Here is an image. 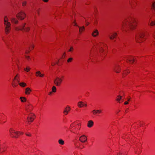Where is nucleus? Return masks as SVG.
<instances>
[{
  "instance_id": "nucleus-1",
  "label": "nucleus",
  "mask_w": 155,
  "mask_h": 155,
  "mask_svg": "<svg viewBox=\"0 0 155 155\" xmlns=\"http://www.w3.org/2000/svg\"><path fill=\"white\" fill-rule=\"evenodd\" d=\"M136 22L135 19L133 18H129L123 22L121 26V29L122 30H126L128 28L134 29L136 27Z\"/></svg>"
},
{
  "instance_id": "nucleus-2",
  "label": "nucleus",
  "mask_w": 155,
  "mask_h": 155,
  "mask_svg": "<svg viewBox=\"0 0 155 155\" xmlns=\"http://www.w3.org/2000/svg\"><path fill=\"white\" fill-rule=\"evenodd\" d=\"M76 125L75 122H74L70 125V131L74 134H78V131L80 130L81 128V124H77V125L78 126H77Z\"/></svg>"
},
{
  "instance_id": "nucleus-3",
  "label": "nucleus",
  "mask_w": 155,
  "mask_h": 155,
  "mask_svg": "<svg viewBox=\"0 0 155 155\" xmlns=\"http://www.w3.org/2000/svg\"><path fill=\"white\" fill-rule=\"evenodd\" d=\"M4 24L5 25V31L6 34H8L11 30V23L8 21V19L7 16H5L4 19Z\"/></svg>"
},
{
  "instance_id": "nucleus-4",
  "label": "nucleus",
  "mask_w": 155,
  "mask_h": 155,
  "mask_svg": "<svg viewBox=\"0 0 155 155\" xmlns=\"http://www.w3.org/2000/svg\"><path fill=\"white\" fill-rule=\"evenodd\" d=\"M144 36L145 32L143 31H140L138 35L136 36L135 39L136 41L138 43L142 41Z\"/></svg>"
},
{
  "instance_id": "nucleus-5",
  "label": "nucleus",
  "mask_w": 155,
  "mask_h": 155,
  "mask_svg": "<svg viewBox=\"0 0 155 155\" xmlns=\"http://www.w3.org/2000/svg\"><path fill=\"white\" fill-rule=\"evenodd\" d=\"M26 25V23H24L20 26V28L16 27L15 28V29L16 31L24 30L25 32H28L30 30V28L28 26L25 27Z\"/></svg>"
},
{
  "instance_id": "nucleus-6",
  "label": "nucleus",
  "mask_w": 155,
  "mask_h": 155,
  "mask_svg": "<svg viewBox=\"0 0 155 155\" xmlns=\"http://www.w3.org/2000/svg\"><path fill=\"white\" fill-rule=\"evenodd\" d=\"M10 135L12 137L18 138V132L15 131L12 129H10L9 130Z\"/></svg>"
},
{
  "instance_id": "nucleus-7",
  "label": "nucleus",
  "mask_w": 155,
  "mask_h": 155,
  "mask_svg": "<svg viewBox=\"0 0 155 155\" xmlns=\"http://www.w3.org/2000/svg\"><path fill=\"white\" fill-rule=\"evenodd\" d=\"M26 16V15L25 13L22 11L19 12L16 15L17 17L21 20L24 19L25 17Z\"/></svg>"
},
{
  "instance_id": "nucleus-8",
  "label": "nucleus",
  "mask_w": 155,
  "mask_h": 155,
  "mask_svg": "<svg viewBox=\"0 0 155 155\" xmlns=\"http://www.w3.org/2000/svg\"><path fill=\"white\" fill-rule=\"evenodd\" d=\"M62 81V79L58 77H56L54 81V84L57 86H60Z\"/></svg>"
},
{
  "instance_id": "nucleus-9",
  "label": "nucleus",
  "mask_w": 155,
  "mask_h": 155,
  "mask_svg": "<svg viewBox=\"0 0 155 155\" xmlns=\"http://www.w3.org/2000/svg\"><path fill=\"white\" fill-rule=\"evenodd\" d=\"M31 115H29L27 118L28 122V123L33 122L34 120V118L33 117V116H35V114L32 113H31Z\"/></svg>"
},
{
  "instance_id": "nucleus-10",
  "label": "nucleus",
  "mask_w": 155,
  "mask_h": 155,
  "mask_svg": "<svg viewBox=\"0 0 155 155\" xmlns=\"http://www.w3.org/2000/svg\"><path fill=\"white\" fill-rule=\"evenodd\" d=\"M127 62L129 61L130 63H133L135 61V59L132 57H127L126 58Z\"/></svg>"
},
{
  "instance_id": "nucleus-11",
  "label": "nucleus",
  "mask_w": 155,
  "mask_h": 155,
  "mask_svg": "<svg viewBox=\"0 0 155 155\" xmlns=\"http://www.w3.org/2000/svg\"><path fill=\"white\" fill-rule=\"evenodd\" d=\"M87 138L86 136L84 135H82L80 137L79 140L82 143H84L86 141Z\"/></svg>"
},
{
  "instance_id": "nucleus-12",
  "label": "nucleus",
  "mask_w": 155,
  "mask_h": 155,
  "mask_svg": "<svg viewBox=\"0 0 155 155\" xmlns=\"http://www.w3.org/2000/svg\"><path fill=\"white\" fill-rule=\"evenodd\" d=\"M102 44L103 45H104V43H100L97 45V46H98L99 48V51L100 52H102L103 51H104V49L103 48L101 45Z\"/></svg>"
},
{
  "instance_id": "nucleus-13",
  "label": "nucleus",
  "mask_w": 155,
  "mask_h": 155,
  "mask_svg": "<svg viewBox=\"0 0 155 155\" xmlns=\"http://www.w3.org/2000/svg\"><path fill=\"white\" fill-rule=\"evenodd\" d=\"M32 106L30 104H28L27 105L26 107V110L28 112L31 111L32 110Z\"/></svg>"
},
{
  "instance_id": "nucleus-14",
  "label": "nucleus",
  "mask_w": 155,
  "mask_h": 155,
  "mask_svg": "<svg viewBox=\"0 0 155 155\" xmlns=\"http://www.w3.org/2000/svg\"><path fill=\"white\" fill-rule=\"evenodd\" d=\"M114 70L117 73H119L120 69H119V66L116 65L115 66L114 68Z\"/></svg>"
},
{
  "instance_id": "nucleus-15",
  "label": "nucleus",
  "mask_w": 155,
  "mask_h": 155,
  "mask_svg": "<svg viewBox=\"0 0 155 155\" xmlns=\"http://www.w3.org/2000/svg\"><path fill=\"white\" fill-rule=\"evenodd\" d=\"M94 125V122L91 120H90L88 121L87 124V126L91 128Z\"/></svg>"
},
{
  "instance_id": "nucleus-16",
  "label": "nucleus",
  "mask_w": 155,
  "mask_h": 155,
  "mask_svg": "<svg viewBox=\"0 0 155 155\" xmlns=\"http://www.w3.org/2000/svg\"><path fill=\"white\" fill-rule=\"evenodd\" d=\"M98 34L99 32L98 31L97 29H95L93 32L92 35L94 37H96L98 35Z\"/></svg>"
},
{
  "instance_id": "nucleus-17",
  "label": "nucleus",
  "mask_w": 155,
  "mask_h": 155,
  "mask_svg": "<svg viewBox=\"0 0 155 155\" xmlns=\"http://www.w3.org/2000/svg\"><path fill=\"white\" fill-rule=\"evenodd\" d=\"M10 19L12 23L17 24L18 23V21L15 18H11Z\"/></svg>"
},
{
  "instance_id": "nucleus-18",
  "label": "nucleus",
  "mask_w": 155,
  "mask_h": 155,
  "mask_svg": "<svg viewBox=\"0 0 155 155\" xmlns=\"http://www.w3.org/2000/svg\"><path fill=\"white\" fill-rule=\"evenodd\" d=\"M31 90L28 87H27L25 89V93L26 94H29L30 92H31Z\"/></svg>"
},
{
  "instance_id": "nucleus-19",
  "label": "nucleus",
  "mask_w": 155,
  "mask_h": 155,
  "mask_svg": "<svg viewBox=\"0 0 155 155\" xmlns=\"http://www.w3.org/2000/svg\"><path fill=\"white\" fill-rule=\"evenodd\" d=\"M19 83H18L16 81L13 80L12 86L13 87H16L17 86Z\"/></svg>"
},
{
  "instance_id": "nucleus-20",
  "label": "nucleus",
  "mask_w": 155,
  "mask_h": 155,
  "mask_svg": "<svg viewBox=\"0 0 155 155\" xmlns=\"http://www.w3.org/2000/svg\"><path fill=\"white\" fill-rule=\"evenodd\" d=\"M14 80L16 81L18 83H19V76L18 74L14 77Z\"/></svg>"
},
{
  "instance_id": "nucleus-21",
  "label": "nucleus",
  "mask_w": 155,
  "mask_h": 155,
  "mask_svg": "<svg viewBox=\"0 0 155 155\" xmlns=\"http://www.w3.org/2000/svg\"><path fill=\"white\" fill-rule=\"evenodd\" d=\"M78 106L79 107H82L84 106V102L81 101L79 102L78 103Z\"/></svg>"
},
{
  "instance_id": "nucleus-22",
  "label": "nucleus",
  "mask_w": 155,
  "mask_h": 155,
  "mask_svg": "<svg viewBox=\"0 0 155 155\" xmlns=\"http://www.w3.org/2000/svg\"><path fill=\"white\" fill-rule=\"evenodd\" d=\"M117 34L116 33H114L112 35L110 36V39L112 40L117 36Z\"/></svg>"
},
{
  "instance_id": "nucleus-23",
  "label": "nucleus",
  "mask_w": 155,
  "mask_h": 155,
  "mask_svg": "<svg viewBox=\"0 0 155 155\" xmlns=\"http://www.w3.org/2000/svg\"><path fill=\"white\" fill-rule=\"evenodd\" d=\"M58 143L61 145H63L64 144V141L62 139H59L58 141Z\"/></svg>"
},
{
  "instance_id": "nucleus-24",
  "label": "nucleus",
  "mask_w": 155,
  "mask_h": 155,
  "mask_svg": "<svg viewBox=\"0 0 155 155\" xmlns=\"http://www.w3.org/2000/svg\"><path fill=\"white\" fill-rule=\"evenodd\" d=\"M149 25L150 26H153L155 25V21H151Z\"/></svg>"
},
{
  "instance_id": "nucleus-25",
  "label": "nucleus",
  "mask_w": 155,
  "mask_h": 155,
  "mask_svg": "<svg viewBox=\"0 0 155 155\" xmlns=\"http://www.w3.org/2000/svg\"><path fill=\"white\" fill-rule=\"evenodd\" d=\"M19 84L22 87H25L26 85V84L25 83H24V82H21V83H19Z\"/></svg>"
},
{
  "instance_id": "nucleus-26",
  "label": "nucleus",
  "mask_w": 155,
  "mask_h": 155,
  "mask_svg": "<svg viewBox=\"0 0 155 155\" xmlns=\"http://www.w3.org/2000/svg\"><path fill=\"white\" fill-rule=\"evenodd\" d=\"M52 91L53 92H55L56 91V88L55 86L52 87Z\"/></svg>"
},
{
  "instance_id": "nucleus-27",
  "label": "nucleus",
  "mask_w": 155,
  "mask_h": 155,
  "mask_svg": "<svg viewBox=\"0 0 155 155\" xmlns=\"http://www.w3.org/2000/svg\"><path fill=\"white\" fill-rule=\"evenodd\" d=\"M21 101L22 102H24L25 101L26 99L24 97H20Z\"/></svg>"
},
{
  "instance_id": "nucleus-28",
  "label": "nucleus",
  "mask_w": 155,
  "mask_h": 155,
  "mask_svg": "<svg viewBox=\"0 0 155 155\" xmlns=\"http://www.w3.org/2000/svg\"><path fill=\"white\" fill-rule=\"evenodd\" d=\"M80 30L79 31L81 32V31H83L84 29V26H83L82 27H78Z\"/></svg>"
},
{
  "instance_id": "nucleus-29",
  "label": "nucleus",
  "mask_w": 155,
  "mask_h": 155,
  "mask_svg": "<svg viewBox=\"0 0 155 155\" xmlns=\"http://www.w3.org/2000/svg\"><path fill=\"white\" fill-rule=\"evenodd\" d=\"M118 97V98L117 99V100L119 102L120 101V100H121V96H117Z\"/></svg>"
},
{
  "instance_id": "nucleus-30",
  "label": "nucleus",
  "mask_w": 155,
  "mask_h": 155,
  "mask_svg": "<svg viewBox=\"0 0 155 155\" xmlns=\"http://www.w3.org/2000/svg\"><path fill=\"white\" fill-rule=\"evenodd\" d=\"M152 6L153 9L155 10V1L153 2L152 4Z\"/></svg>"
},
{
  "instance_id": "nucleus-31",
  "label": "nucleus",
  "mask_w": 155,
  "mask_h": 155,
  "mask_svg": "<svg viewBox=\"0 0 155 155\" xmlns=\"http://www.w3.org/2000/svg\"><path fill=\"white\" fill-rule=\"evenodd\" d=\"M65 110L68 112L70 110V108L69 106H67L65 108Z\"/></svg>"
},
{
  "instance_id": "nucleus-32",
  "label": "nucleus",
  "mask_w": 155,
  "mask_h": 155,
  "mask_svg": "<svg viewBox=\"0 0 155 155\" xmlns=\"http://www.w3.org/2000/svg\"><path fill=\"white\" fill-rule=\"evenodd\" d=\"M40 71H38L36 72V76H40Z\"/></svg>"
},
{
  "instance_id": "nucleus-33",
  "label": "nucleus",
  "mask_w": 155,
  "mask_h": 155,
  "mask_svg": "<svg viewBox=\"0 0 155 155\" xmlns=\"http://www.w3.org/2000/svg\"><path fill=\"white\" fill-rule=\"evenodd\" d=\"M24 70L27 72H28L30 69V68L29 67H27L26 69L24 68Z\"/></svg>"
},
{
  "instance_id": "nucleus-34",
  "label": "nucleus",
  "mask_w": 155,
  "mask_h": 155,
  "mask_svg": "<svg viewBox=\"0 0 155 155\" xmlns=\"http://www.w3.org/2000/svg\"><path fill=\"white\" fill-rule=\"evenodd\" d=\"M73 58H69L67 62L68 63L71 62L73 60Z\"/></svg>"
},
{
  "instance_id": "nucleus-35",
  "label": "nucleus",
  "mask_w": 155,
  "mask_h": 155,
  "mask_svg": "<svg viewBox=\"0 0 155 155\" xmlns=\"http://www.w3.org/2000/svg\"><path fill=\"white\" fill-rule=\"evenodd\" d=\"M94 112H97V113H101V110H94Z\"/></svg>"
},
{
  "instance_id": "nucleus-36",
  "label": "nucleus",
  "mask_w": 155,
  "mask_h": 155,
  "mask_svg": "<svg viewBox=\"0 0 155 155\" xmlns=\"http://www.w3.org/2000/svg\"><path fill=\"white\" fill-rule=\"evenodd\" d=\"M74 49V48L72 47H70V49L68 51L70 52H71L72 50Z\"/></svg>"
},
{
  "instance_id": "nucleus-37",
  "label": "nucleus",
  "mask_w": 155,
  "mask_h": 155,
  "mask_svg": "<svg viewBox=\"0 0 155 155\" xmlns=\"http://www.w3.org/2000/svg\"><path fill=\"white\" fill-rule=\"evenodd\" d=\"M25 57L28 60H30V59H31V58H30V57L29 56H27L25 55Z\"/></svg>"
},
{
  "instance_id": "nucleus-38",
  "label": "nucleus",
  "mask_w": 155,
  "mask_h": 155,
  "mask_svg": "<svg viewBox=\"0 0 155 155\" xmlns=\"http://www.w3.org/2000/svg\"><path fill=\"white\" fill-rule=\"evenodd\" d=\"M64 114L65 115H67L68 113V112L66 110H64V111L63 112Z\"/></svg>"
},
{
  "instance_id": "nucleus-39",
  "label": "nucleus",
  "mask_w": 155,
  "mask_h": 155,
  "mask_svg": "<svg viewBox=\"0 0 155 155\" xmlns=\"http://www.w3.org/2000/svg\"><path fill=\"white\" fill-rule=\"evenodd\" d=\"M25 134L26 136H31V134L30 133H26Z\"/></svg>"
},
{
  "instance_id": "nucleus-40",
  "label": "nucleus",
  "mask_w": 155,
  "mask_h": 155,
  "mask_svg": "<svg viewBox=\"0 0 155 155\" xmlns=\"http://www.w3.org/2000/svg\"><path fill=\"white\" fill-rule=\"evenodd\" d=\"M26 4V2H23L22 3V5L23 6H25Z\"/></svg>"
},
{
  "instance_id": "nucleus-41",
  "label": "nucleus",
  "mask_w": 155,
  "mask_h": 155,
  "mask_svg": "<svg viewBox=\"0 0 155 155\" xmlns=\"http://www.w3.org/2000/svg\"><path fill=\"white\" fill-rule=\"evenodd\" d=\"M152 36L153 38L155 39V31L152 34Z\"/></svg>"
},
{
  "instance_id": "nucleus-42",
  "label": "nucleus",
  "mask_w": 155,
  "mask_h": 155,
  "mask_svg": "<svg viewBox=\"0 0 155 155\" xmlns=\"http://www.w3.org/2000/svg\"><path fill=\"white\" fill-rule=\"evenodd\" d=\"M36 12L38 15H39V9L37 10H36Z\"/></svg>"
},
{
  "instance_id": "nucleus-43",
  "label": "nucleus",
  "mask_w": 155,
  "mask_h": 155,
  "mask_svg": "<svg viewBox=\"0 0 155 155\" xmlns=\"http://www.w3.org/2000/svg\"><path fill=\"white\" fill-rule=\"evenodd\" d=\"M44 74H41V73H40V77H42L44 76Z\"/></svg>"
},
{
  "instance_id": "nucleus-44",
  "label": "nucleus",
  "mask_w": 155,
  "mask_h": 155,
  "mask_svg": "<svg viewBox=\"0 0 155 155\" xmlns=\"http://www.w3.org/2000/svg\"><path fill=\"white\" fill-rule=\"evenodd\" d=\"M129 73V72L128 71H126L123 74V75H124V74H125L126 73Z\"/></svg>"
},
{
  "instance_id": "nucleus-45",
  "label": "nucleus",
  "mask_w": 155,
  "mask_h": 155,
  "mask_svg": "<svg viewBox=\"0 0 155 155\" xmlns=\"http://www.w3.org/2000/svg\"><path fill=\"white\" fill-rule=\"evenodd\" d=\"M120 154V155H124V154L122 153H119L117 154V155Z\"/></svg>"
},
{
  "instance_id": "nucleus-46",
  "label": "nucleus",
  "mask_w": 155,
  "mask_h": 155,
  "mask_svg": "<svg viewBox=\"0 0 155 155\" xmlns=\"http://www.w3.org/2000/svg\"><path fill=\"white\" fill-rule=\"evenodd\" d=\"M30 51L28 50H26L25 51V53L26 54H28L30 52Z\"/></svg>"
},
{
  "instance_id": "nucleus-47",
  "label": "nucleus",
  "mask_w": 155,
  "mask_h": 155,
  "mask_svg": "<svg viewBox=\"0 0 155 155\" xmlns=\"http://www.w3.org/2000/svg\"><path fill=\"white\" fill-rule=\"evenodd\" d=\"M18 134H23V132H18Z\"/></svg>"
},
{
  "instance_id": "nucleus-48",
  "label": "nucleus",
  "mask_w": 155,
  "mask_h": 155,
  "mask_svg": "<svg viewBox=\"0 0 155 155\" xmlns=\"http://www.w3.org/2000/svg\"><path fill=\"white\" fill-rule=\"evenodd\" d=\"M128 104V102H127V101L125 102H124V104H126H126Z\"/></svg>"
},
{
  "instance_id": "nucleus-49",
  "label": "nucleus",
  "mask_w": 155,
  "mask_h": 155,
  "mask_svg": "<svg viewBox=\"0 0 155 155\" xmlns=\"http://www.w3.org/2000/svg\"><path fill=\"white\" fill-rule=\"evenodd\" d=\"M43 1L44 2H47L48 1V0H43Z\"/></svg>"
},
{
  "instance_id": "nucleus-50",
  "label": "nucleus",
  "mask_w": 155,
  "mask_h": 155,
  "mask_svg": "<svg viewBox=\"0 0 155 155\" xmlns=\"http://www.w3.org/2000/svg\"><path fill=\"white\" fill-rule=\"evenodd\" d=\"M74 25L76 26H78L77 25L76 23L75 22H74Z\"/></svg>"
},
{
  "instance_id": "nucleus-51",
  "label": "nucleus",
  "mask_w": 155,
  "mask_h": 155,
  "mask_svg": "<svg viewBox=\"0 0 155 155\" xmlns=\"http://www.w3.org/2000/svg\"><path fill=\"white\" fill-rule=\"evenodd\" d=\"M87 104H84V106L85 107H87Z\"/></svg>"
},
{
  "instance_id": "nucleus-52",
  "label": "nucleus",
  "mask_w": 155,
  "mask_h": 155,
  "mask_svg": "<svg viewBox=\"0 0 155 155\" xmlns=\"http://www.w3.org/2000/svg\"><path fill=\"white\" fill-rule=\"evenodd\" d=\"M52 91H51V92H50L48 94H49V95H51V94H52Z\"/></svg>"
},
{
  "instance_id": "nucleus-53",
  "label": "nucleus",
  "mask_w": 155,
  "mask_h": 155,
  "mask_svg": "<svg viewBox=\"0 0 155 155\" xmlns=\"http://www.w3.org/2000/svg\"><path fill=\"white\" fill-rule=\"evenodd\" d=\"M65 52H64L63 55V57L64 56V57H65Z\"/></svg>"
},
{
  "instance_id": "nucleus-54",
  "label": "nucleus",
  "mask_w": 155,
  "mask_h": 155,
  "mask_svg": "<svg viewBox=\"0 0 155 155\" xmlns=\"http://www.w3.org/2000/svg\"><path fill=\"white\" fill-rule=\"evenodd\" d=\"M89 24V23L88 22H87L86 23V25L87 26Z\"/></svg>"
},
{
  "instance_id": "nucleus-55",
  "label": "nucleus",
  "mask_w": 155,
  "mask_h": 155,
  "mask_svg": "<svg viewBox=\"0 0 155 155\" xmlns=\"http://www.w3.org/2000/svg\"><path fill=\"white\" fill-rule=\"evenodd\" d=\"M1 148H0V153H2V151H1Z\"/></svg>"
},
{
  "instance_id": "nucleus-56",
  "label": "nucleus",
  "mask_w": 155,
  "mask_h": 155,
  "mask_svg": "<svg viewBox=\"0 0 155 155\" xmlns=\"http://www.w3.org/2000/svg\"><path fill=\"white\" fill-rule=\"evenodd\" d=\"M97 113V112H95L94 114H96Z\"/></svg>"
},
{
  "instance_id": "nucleus-57",
  "label": "nucleus",
  "mask_w": 155,
  "mask_h": 155,
  "mask_svg": "<svg viewBox=\"0 0 155 155\" xmlns=\"http://www.w3.org/2000/svg\"><path fill=\"white\" fill-rule=\"evenodd\" d=\"M34 48V47L33 46H31V48H32V49H33Z\"/></svg>"
},
{
  "instance_id": "nucleus-58",
  "label": "nucleus",
  "mask_w": 155,
  "mask_h": 155,
  "mask_svg": "<svg viewBox=\"0 0 155 155\" xmlns=\"http://www.w3.org/2000/svg\"><path fill=\"white\" fill-rule=\"evenodd\" d=\"M55 64H52L51 65L52 66H53V65H54Z\"/></svg>"
},
{
  "instance_id": "nucleus-59",
  "label": "nucleus",
  "mask_w": 155,
  "mask_h": 155,
  "mask_svg": "<svg viewBox=\"0 0 155 155\" xmlns=\"http://www.w3.org/2000/svg\"><path fill=\"white\" fill-rule=\"evenodd\" d=\"M94 111V110L92 111V112H93V114H94L95 112Z\"/></svg>"
},
{
  "instance_id": "nucleus-60",
  "label": "nucleus",
  "mask_w": 155,
  "mask_h": 155,
  "mask_svg": "<svg viewBox=\"0 0 155 155\" xmlns=\"http://www.w3.org/2000/svg\"><path fill=\"white\" fill-rule=\"evenodd\" d=\"M130 98H129V99H128V101H130Z\"/></svg>"
},
{
  "instance_id": "nucleus-61",
  "label": "nucleus",
  "mask_w": 155,
  "mask_h": 155,
  "mask_svg": "<svg viewBox=\"0 0 155 155\" xmlns=\"http://www.w3.org/2000/svg\"><path fill=\"white\" fill-rule=\"evenodd\" d=\"M56 64H58V62H57L56 63Z\"/></svg>"
},
{
  "instance_id": "nucleus-62",
  "label": "nucleus",
  "mask_w": 155,
  "mask_h": 155,
  "mask_svg": "<svg viewBox=\"0 0 155 155\" xmlns=\"http://www.w3.org/2000/svg\"><path fill=\"white\" fill-rule=\"evenodd\" d=\"M1 121V119L0 118V121Z\"/></svg>"
}]
</instances>
